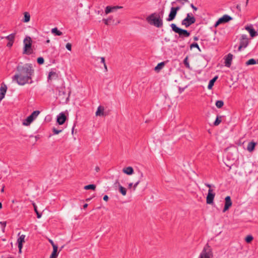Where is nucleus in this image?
<instances>
[{"label":"nucleus","mask_w":258,"mask_h":258,"mask_svg":"<svg viewBox=\"0 0 258 258\" xmlns=\"http://www.w3.org/2000/svg\"><path fill=\"white\" fill-rule=\"evenodd\" d=\"M18 72L13 77V81L16 82L20 86H24L26 84H32V77L34 75V70L31 63H25L20 62L16 67Z\"/></svg>","instance_id":"f257e3e1"},{"label":"nucleus","mask_w":258,"mask_h":258,"mask_svg":"<svg viewBox=\"0 0 258 258\" xmlns=\"http://www.w3.org/2000/svg\"><path fill=\"white\" fill-rule=\"evenodd\" d=\"M146 21L149 24L153 25L157 28H161L163 27V20L160 15H157V13H154L148 16L146 18Z\"/></svg>","instance_id":"f03ea898"},{"label":"nucleus","mask_w":258,"mask_h":258,"mask_svg":"<svg viewBox=\"0 0 258 258\" xmlns=\"http://www.w3.org/2000/svg\"><path fill=\"white\" fill-rule=\"evenodd\" d=\"M170 26L172 29V30L175 33L178 34V36L175 35L176 38L183 40L184 38L188 37L190 35V33L189 31L177 27V25L174 23L170 24Z\"/></svg>","instance_id":"7ed1b4c3"},{"label":"nucleus","mask_w":258,"mask_h":258,"mask_svg":"<svg viewBox=\"0 0 258 258\" xmlns=\"http://www.w3.org/2000/svg\"><path fill=\"white\" fill-rule=\"evenodd\" d=\"M212 248L209 244L207 243L200 253L199 258H212Z\"/></svg>","instance_id":"20e7f679"},{"label":"nucleus","mask_w":258,"mask_h":258,"mask_svg":"<svg viewBox=\"0 0 258 258\" xmlns=\"http://www.w3.org/2000/svg\"><path fill=\"white\" fill-rule=\"evenodd\" d=\"M196 18L191 13H188L186 17L182 20L181 25L185 26L186 28L190 26L196 22Z\"/></svg>","instance_id":"39448f33"},{"label":"nucleus","mask_w":258,"mask_h":258,"mask_svg":"<svg viewBox=\"0 0 258 258\" xmlns=\"http://www.w3.org/2000/svg\"><path fill=\"white\" fill-rule=\"evenodd\" d=\"M39 113L40 111L38 110L34 111L23 121V124L26 126L29 125L38 116Z\"/></svg>","instance_id":"423d86ee"},{"label":"nucleus","mask_w":258,"mask_h":258,"mask_svg":"<svg viewBox=\"0 0 258 258\" xmlns=\"http://www.w3.org/2000/svg\"><path fill=\"white\" fill-rule=\"evenodd\" d=\"M249 44V41L246 35L243 34L240 38V44L238 51H240L242 48H246Z\"/></svg>","instance_id":"0eeeda50"},{"label":"nucleus","mask_w":258,"mask_h":258,"mask_svg":"<svg viewBox=\"0 0 258 258\" xmlns=\"http://www.w3.org/2000/svg\"><path fill=\"white\" fill-rule=\"evenodd\" d=\"M232 20V18L228 15H224L220 18L214 25L215 27H217L221 24H224L229 22Z\"/></svg>","instance_id":"6e6552de"},{"label":"nucleus","mask_w":258,"mask_h":258,"mask_svg":"<svg viewBox=\"0 0 258 258\" xmlns=\"http://www.w3.org/2000/svg\"><path fill=\"white\" fill-rule=\"evenodd\" d=\"M58 97L59 98L60 101L63 103H67V102L69 100V95L68 94L66 93L63 90H59L58 92Z\"/></svg>","instance_id":"1a4fd4ad"},{"label":"nucleus","mask_w":258,"mask_h":258,"mask_svg":"<svg viewBox=\"0 0 258 258\" xmlns=\"http://www.w3.org/2000/svg\"><path fill=\"white\" fill-rule=\"evenodd\" d=\"M215 196V193L211 188L209 189L208 193L206 197V202L207 204H212L213 203L214 199Z\"/></svg>","instance_id":"9d476101"},{"label":"nucleus","mask_w":258,"mask_h":258,"mask_svg":"<svg viewBox=\"0 0 258 258\" xmlns=\"http://www.w3.org/2000/svg\"><path fill=\"white\" fill-rule=\"evenodd\" d=\"M31 39L30 37H27L24 40V53H27V50L31 47Z\"/></svg>","instance_id":"9b49d317"},{"label":"nucleus","mask_w":258,"mask_h":258,"mask_svg":"<svg viewBox=\"0 0 258 258\" xmlns=\"http://www.w3.org/2000/svg\"><path fill=\"white\" fill-rule=\"evenodd\" d=\"M232 203L230 196H227L225 199V205L223 210V212L224 213L227 211L232 206Z\"/></svg>","instance_id":"f8f14e48"},{"label":"nucleus","mask_w":258,"mask_h":258,"mask_svg":"<svg viewBox=\"0 0 258 258\" xmlns=\"http://www.w3.org/2000/svg\"><path fill=\"white\" fill-rule=\"evenodd\" d=\"M177 13V12L174 10V7H171L166 21L169 22L173 21L175 18Z\"/></svg>","instance_id":"ddd939ff"},{"label":"nucleus","mask_w":258,"mask_h":258,"mask_svg":"<svg viewBox=\"0 0 258 258\" xmlns=\"http://www.w3.org/2000/svg\"><path fill=\"white\" fill-rule=\"evenodd\" d=\"M245 29L248 31L249 33V34L251 37H254L258 35V33L257 32L255 31V30L253 29L252 25H250L249 26H246L245 27Z\"/></svg>","instance_id":"4468645a"},{"label":"nucleus","mask_w":258,"mask_h":258,"mask_svg":"<svg viewBox=\"0 0 258 258\" xmlns=\"http://www.w3.org/2000/svg\"><path fill=\"white\" fill-rule=\"evenodd\" d=\"M25 238V235L22 234L17 239V243L18 244V247L19 248V253L21 252V250L23 247V243L24 242Z\"/></svg>","instance_id":"2eb2a0df"},{"label":"nucleus","mask_w":258,"mask_h":258,"mask_svg":"<svg viewBox=\"0 0 258 258\" xmlns=\"http://www.w3.org/2000/svg\"><path fill=\"white\" fill-rule=\"evenodd\" d=\"M233 58V55L231 53H229L226 56L225 59V66L229 68L231 65L232 60Z\"/></svg>","instance_id":"dca6fc26"},{"label":"nucleus","mask_w":258,"mask_h":258,"mask_svg":"<svg viewBox=\"0 0 258 258\" xmlns=\"http://www.w3.org/2000/svg\"><path fill=\"white\" fill-rule=\"evenodd\" d=\"M66 116L65 114L61 112L57 116V122L59 124H62L66 121Z\"/></svg>","instance_id":"f3484780"},{"label":"nucleus","mask_w":258,"mask_h":258,"mask_svg":"<svg viewBox=\"0 0 258 258\" xmlns=\"http://www.w3.org/2000/svg\"><path fill=\"white\" fill-rule=\"evenodd\" d=\"M104 107L102 106H99L96 112V116H105L106 114H105L104 112Z\"/></svg>","instance_id":"a211bd4d"},{"label":"nucleus","mask_w":258,"mask_h":258,"mask_svg":"<svg viewBox=\"0 0 258 258\" xmlns=\"http://www.w3.org/2000/svg\"><path fill=\"white\" fill-rule=\"evenodd\" d=\"M256 145V143H255L253 141H251V142H249L248 144V145L247 146V150L249 152H252L254 150Z\"/></svg>","instance_id":"6ab92c4d"},{"label":"nucleus","mask_w":258,"mask_h":258,"mask_svg":"<svg viewBox=\"0 0 258 258\" xmlns=\"http://www.w3.org/2000/svg\"><path fill=\"white\" fill-rule=\"evenodd\" d=\"M122 171L127 175H132L134 173V169L132 167L128 166L127 167L124 168L122 169Z\"/></svg>","instance_id":"aec40b11"},{"label":"nucleus","mask_w":258,"mask_h":258,"mask_svg":"<svg viewBox=\"0 0 258 258\" xmlns=\"http://www.w3.org/2000/svg\"><path fill=\"white\" fill-rule=\"evenodd\" d=\"M218 76H216L212 79L210 80L208 85V89H211L213 88L215 82L216 81V80L218 79Z\"/></svg>","instance_id":"412c9836"},{"label":"nucleus","mask_w":258,"mask_h":258,"mask_svg":"<svg viewBox=\"0 0 258 258\" xmlns=\"http://www.w3.org/2000/svg\"><path fill=\"white\" fill-rule=\"evenodd\" d=\"M57 249V246H53V251L51 254L50 256V258H57V256L58 255Z\"/></svg>","instance_id":"4be33fe9"},{"label":"nucleus","mask_w":258,"mask_h":258,"mask_svg":"<svg viewBox=\"0 0 258 258\" xmlns=\"http://www.w3.org/2000/svg\"><path fill=\"white\" fill-rule=\"evenodd\" d=\"M165 65V62L162 61L161 62L157 65V66L155 67L154 70L157 72H159Z\"/></svg>","instance_id":"5701e85b"},{"label":"nucleus","mask_w":258,"mask_h":258,"mask_svg":"<svg viewBox=\"0 0 258 258\" xmlns=\"http://www.w3.org/2000/svg\"><path fill=\"white\" fill-rule=\"evenodd\" d=\"M96 186L95 184H91L87 185H86L84 187V188L86 190H95L96 189Z\"/></svg>","instance_id":"b1692460"},{"label":"nucleus","mask_w":258,"mask_h":258,"mask_svg":"<svg viewBox=\"0 0 258 258\" xmlns=\"http://www.w3.org/2000/svg\"><path fill=\"white\" fill-rule=\"evenodd\" d=\"M7 90V85L5 84H3L0 88V93L5 95Z\"/></svg>","instance_id":"393cba45"},{"label":"nucleus","mask_w":258,"mask_h":258,"mask_svg":"<svg viewBox=\"0 0 258 258\" xmlns=\"http://www.w3.org/2000/svg\"><path fill=\"white\" fill-rule=\"evenodd\" d=\"M57 77V74L55 72L51 71L49 73L47 79L48 80H51L54 77Z\"/></svg>","instance_id":"a878e982"},{"label":"nucleus","mask_w":258,"mask_h":258,"mask_svg":"<svg viewBox=\"0 0 258 258\" xmlns=\"http://www.w3.org/2000/svg\"><path fill=\"white\" fill-rule=\"evenodd\" d=\"M24 17L23 19V22L27 23L30 21V15L28 12L24 13Z\"/></svg>","instance_id":"bb28decb"},{"label":"nucleus","mask_w":258,"mask_h":258,"mask_svg":"<svg viewBox=\"0 0 258 258\" xmlns=\"http://www.w3.org/2000/svg\"><path fill=\"white\" fill-rule=\"evenodd\" d=\"M51 32L54 33L56 36H60L62 34V33L56 27L51 29Z\"/></svg>","instance_id":"cd10ccee"},{"label":"nucleus","mask_w":258,"mask_h":258,"mask_svg":"<svg viewBox=\"0 0 258 258\" xmlns=\"http://www.w3.org/2000/svg\"><path fill=\"white\" fill-rule=\"evenodd\" d=\"M119 191L122 196H125L126 194V189L121 185H119Z\"/></svg>","instance_id":"c85d7f7f"},{"label":"nucleus","mask_w":258,"mask_h":258,"mask_svg":"<svg viewBox=\"0 0 258 258\" xmlns=\"http://www.w3.org/2000/svg\"><path fill=\"white\" fill-rule=\"evenodd\" d=\"M221 116L218 115L214 122V125L215 126L218 125L221 122Z\"/></svg>","instance_id":"c756f323"},{"label":"nucleus","mask_w":258,"mask_h":258,"mask_svg":"<svg viewBox=\"0 0 258 258\" xmlns=\"http://www.w3.org/2000/svg\"><path fill=\"white\" fill-rule=\"evenodd\" d=\"M215 105L218 108H221L224 105V102L222 100H217L216 102Z\"/></svg>","instance_id":"7c9ffc66"},{"label":"nucleus","mask_w":258,"mask_h":258,"mask_svg":"<svg viewBox=\"0 0 258 258\" xmlns=\"http://www.w3.org/2000/svg\"><path fill=\"white\" fill-rule=\"evenodd\" d=\"M256 63V60L254 58H251L247 61L245 63L246 66L253 65Z\"/></svg>","instance_id":"2f4dec72"},{"label":"nucleus","mask_w":258,"mask_h":258,"mask_svg":"<svg viewBox=\"0 0 258 258\" xmlns=\"http://www.w3.org/2000/svg\"><path fill=\"white\" fill-rule=\"evenodd\" d=\"M177 2L181 4V5H184L185 3H188L189 1L188 0H176L175 1L172 2L171 4L173 5Z\"/></svg>","instance_id":"473e14b6"},{"label":"nucleus","mask_w":258,"mask_h":258,"mask_svg":"<svg viewBox=\"0 0 258 258\" xmlns=\"http://www.w3.org/2000/svg\"><path fill=\"white\" fill-rule=\"evenodd\" d=\"M192 48H197L198 49V50H199V51H201V50L200 48L199 47L198 44L196 42H194L190 44V48L192 49Z\"/></svg>","instance_id":"72a5a7b5"},{"label":"nucleus","mask_w":258,"mask_h":258,"mask_svg":"<svg viewBox=\"0 0 258 258\" xmlns=\"http://www.w3.org/2000/svg\"><path fill=\"white\" fill-rule=\"evenodd\" d=\"M112 19V17H109L107 19H103L102 20V21L104 22V24L106 25H108L110 22V21H111Z\"/></svg>","instance_id":"f704fd0d"},{"label":"nucleus","mask_w":258,"mask_h":258,"mask_svg":"<svg viewBox=\"0 0 258 258\" xmlns=\"http://www.w3.org/2000/svg\"><path fill=\"white\" fill-rule=\"evenodd\" d=\"M15 36V33H12V34L9 35L8 36H6V39L9 40V41H13L14 40V39Z\"/></svg>","instance_id":"c9c22d12"},{"label":"nucleus","mask_w":258,"mask_h":258,"mask_svg":"<svg viewBox=\"0 0 258 258\" xmlns=\"http://www.w3.org/2000/svg\"><path fill=\"white\" fill-rule=\"evenodd\" d=\"M253 238L252 236L249 235H247L245 237V240L247 243H250L251 242V241L253 240Z\"/></svg>","instance_id":"e433bc0d"},{"label":"nucleus","mask_w":258,"mask_h":258,"mask_svg":"<svg viewBox=\"0 0 258 258\" xmlns=\"http://www.w3.org/2000/svg\"><path fill=\"white\" fill-rule=\"evenodd\" d=\"M183 63L184 64L185 66L187 68H190V65L188 60V57L186 56L183 60Z\"/></svg>","instance_id":"4c0bfd02"},{"label":"nucleus","mask_w":258,"mask_h":258,"mask_svg":"<svg viewBox=\"0 0 258 258\" xmlns=\"http://www.w3.org/2000/svg\"><path fill=\"white\" fill-rule=\"evenodd\" d=\"M37 62L39 64H42L44 62V58L42 57H39L37 59Z\"/></svg>","instance_id":"58836bf2"},{"label":"nucleus","mask_w":258,"mask_h":258,"mask_svg":"<svg viewBox=\"0 0 258 258\" xmlns=\"http://www.w3.org/2000/svg\"><path fill=\"white\" fill-rule=\"evenodd\" d=\"M111 6H107L105 10V13L106 14H108L111 12H112L111 10Z\"/></svg>","instance_id":"ea45409f"},{"label":"nucleus","mask_w":258,"mask_h":258,"mask_svg":"<svg viewBox=\"0 0 258 258\" xmlns=\"http://www.w3.org/2000/svg\"><path fill=\"white\" fill-rule=\"evenodd\" d=\"M123 7H121V6H113L112 7L111 6V10H112V12H115L116 11L117 9H122Z\"/></svg>","instance_id":"a19ab883"},{"label":"nucleus","mask_w":258,"mask_h":258,"mask_svg":"<svg viewBox=\"0 0 258 258\" xmlns=\"http://www.w3.org/2000/svg\"><path fill=\"white\" fill-rule=\"evenodd\" d=\"M34 210H35V212H36V214H37V217L38 218H39H39H40L41 217V216H42L41 214L39 213L38 212V211H37V208H36V207L35 205L34 206Z\"/></svg>","instance_id":"79ce46f5"},{"label":"nucleus","mask_w":258,"mask_h":258,"mask_svg":"<svg viewBox=\"0 0 258 258\" xmlns=\"http://www.w3.org/2000/svg\"><path fill=\"white\" fill-rule=\"evenodd\" d=\"M7 222L6 221H1L0 222V225L2 226V229L3 231L4 230L6 226Z\"/></svg>","instance_id":"37998d69"},{"label":"nucleus","mask_w":258,"mask_h":258,"mask_svg":"<svg viewBox=\"0 0 258 258\" xmlns=\"http://www.w3.org/2000/svg\"><path fill=\"white\" fill-rule=\"evenodd\" d=\"M61 132V130H57L55 128H53V133L55 135L58 134Z\"/></svg>","instance_id":"c03bdc74"},{"label":"nucleus","mask_w":258,"mask_h":258,"mask_svg":"<svg viewBox=\"0 0 258 258\" xmlns=\"http://www.w3.org/2000/svg\"><path fill=\"white\" fill-rule=\"evenodd\" d=\"M66 48L68 50H70L71 51V48H72V45L71 43H68L67 44H66Z\"/></svg>","instance_id":"a18cd8bd"},{"label":"nucleus","mask_w":258,"mask_h":258,"mask_svg":"<svg viewBox=\"0 0 258 258\" xmlns=\"http://www.w3.org/2000/svg\"><path fill=\"white\" fill-rule=\"evenodd\" d=\"M140 182V180H138L137 182H136L134 184V185H133V190H136V187H137V186L138 185V184H139Z\"/></svg>","instance_id":"49530a36"},{"label":"nucleus","mask_w":258,"mask_h":258,"mask_svg":"<svg viewBox=\"0 0 258 258\" xmlns=\"http://www.w3.org/2000/svg\"><path fill=\"white\" fill-rule=\"evenodd\" d=\"M164 11L163 9L159 13H157V15H160V17H161L162 18L163 15H164Z\"/></svg>","instance_id":"de8ad7c7"},{"label":"nucleus","mask_w":258,"mask_h":258,"mask_svg":"<svg viewBox=\"0 0 258 258\" xmlns=\"http://www.w3.org/2000/svg\"><path fill=\"white\" fill-rule=\"evenodd\" d=\"M190 7H191V8H192L194 11H197L198 8H197L196 7H195V6L194 5V4H191L190 5Z\"/></svg>","instance_id":"09e8293b"},{"label":"nucleus","mask_w":258,"mask_h":258,"mask_svg":"<svg viewBox=\"0 0 258 258\" xmlns=\"http://www.w3.org/2000/svg\"><path fill=\"white\" fill-rule=\"evenodd\" d=\"M181 9V7L180 6H177V7H174V9L175 11H176L177 12Z\"/></svg>","instance_id":"8fccbe9b"},{"label":"nucleus","mask_w":258,"mask_h":258,"mask_svg":"<svg viewBox=\"0 0 258 258\" xmlns=\"http://www.w3.org/2000/svg\"><path fill=\"white\" fill-rule=\"evenodd\" d=\"M49 242L51 244L53 247L54 246H57L55 244H54L52 240L49 239Z\"/></svg>","instance_id":"3c124183"},{"label":"nucleus","mask_w":258,"mask_h":258,"mask_svg":"<svg viewBox=\"0 0 258 258\" xmlns=\"http://www.w3.org/2000/svg\"><path fill=\"white\" fill-rule=\"evenodd\" d=\"M108 199H109V198H108V196H107V195H105V196L103 197V200H104L105 201H106V202L108 201Z\"/></svg>","instance_id":"603ef678"},{"label":"nucleus","mask_w":258,"mask_h":258,"mask_svg":"<svg viewBox=\"0 0 258 258\" xmlns=\"http://www.w3.org/2000/svg\"><path fill=\"white\" fill-rule=\"evenodd\" d=\"M101 59V62L103 63V64H104V63H105V58L103 57H101L100 58Z\"/></svg>","instance_id":"864d4df0"},{"label":"nucleus","mask_w":258,"mask_h":258,"mask_svg":"<svg viewBox=\"0 0 258 258\" xmlns=\"http://www.w3.org/2000/svg\"><path fill=\"white\" fill-rule=\"evenodd\" d=\"M5 96V95L0 93V101L4 98Z\"/></svg>","instance_id":"5fc2aeb1"},{"label":"nucleus","mask_w":258,"mask_h":258,"mask_svg":"<svg viewBox=\"0 0 258 258\" xmlns=\"http://www.w3.org/2000/svg\"><path fill=\"white\" fill-rule=\"evenodd\" d=\"M184 90V88H179V92L180 93H182Z\"/></svg>","instance_id":"6e6d98bb"},{"label":"nucleus","mask_w":258,"mask_h":258,"mask_svg":"<svg viewBox=\"0 0 258 258\" xmlns=\"http://www.w3.org/2000/svg\"><path fill=\"white\" fill-rule=\"evenodd\" d=\"M205 184L207 187H209V189L211 188V184H210L209 183H205Z\"/></svg>","instance_id":"4d7b16f0"},{"label":"nucleus","mask_w":258,"mask_h":258,"mask_svg":"<svg viewBox=\"0 0 258 258\" xmlns=\"http://www.w3.org/2000/svg\"><path fill=\"white\" fill-rule=\"evenodd\" d=\"M95 169L96 172H98L100 170V168L98 166H96Z\"/></svg>","instance_id":"13d9d810"},{"label":"nucleus","mask_w":258,"mask_h":258,"mask_svg":"<svg viewBox=\"0 0 258 258\" xmlns=\"http://www.w3.org/2000/svg\"><path fill=\"white\" fill-rule=\"evenodd\" d=\"M133 183H132V182H131V183H130L128 184V188H132V187L133 186Z\"/></svg>","instance_id":"bf43d9fd"},{"label":"nucleus","mask_w":258,"mask_h":258,"mask_svg":"<svg viewBox=\"0 0 258 258\" xmlns=\"http://www.w3.org/2000/svg\"><path fill=\"white\" fill-rule=\"evenodd\" d=\"M194 40L195 41H198V40H199V38H198V37H197V36H195V37H194Z\"/></svg>","instance_id":"052dcab7"},{"label":"nucleus","mask_w":258,"mask_h":258,"mask_svg":"<svg viewBox=\"0 0 258 258\" xmlns=\"http://www.w3.org/2000/svg\"><path fill=\"white\" fill-rule=\"evenodd\" d=\"M104 67L105 70H106V71H107V66H106V63H104Z\"/></svg>","instance_id":"680f3d73"},{"label":"nucleus","mask_w":258,"mask_h":258,"mask_svg":"<svg viewBox=\"0 0 258 258\" xmlns=\"http://www.w3.org/2000/svg\"><path fill=\"white\" fill-rule=\"evenodd\" d=\"M88 207V204H85L83 205V208L84 209L86 208L87 207Z\"/></svg>","instance_id":"e2e57ef3"},{"label":"nucleus","mask_w":258,"mask_h":258,"mask_svg":"<svg viewBox=\"0 0 258 258\" xmlns=\"http://www.w3.org/2000/svg\"><path fill=\"white\" fill-rule=\"evenodd\" d=\"M103 13V11H98V14H101V15H102Z\"/></svg>","instance_id":"0e129e2a"},{"label":"nucleus","mask_w":258,"mask_h":258,"mask_svg":"<svg viewBox=\"0 0 258 258\" xmlns=\"http://www.w3.org/2000/svg\"><path fill=\"white\" fill-rule=\"evenodd\" d=\"M46 42L47 43H49L50 42V40L49 39H48L46 41Z\"/></svg>","instance_id":"69168bd1"},{"label":"nucleus","mask_w":258,"mask_h":258,"mask_svg":"<svg viewBox=\"0 0 258 258\" xmlns=\"http://www.w3.org/2000/svg\"><path fill=\"white\" fill-rule=\"evenodd\" d=\"M12 44H13V43H10L9 42V43H8V46H12Z\"/></svg>","instance_id":"338daca9"},{"label":"nucleus","mask_w":258,"mask_h":258,"mask_svg":"<svg viewBox=\"0 0 258 258\" xmlns=\"http://www.w3.org/2000/svg\"><path fill=\"white\" fill-rule=\"evenodd\" d=\"M91 199H92L91 198H88V199H86V201H90Z\"/></svg>","instance_id":"774afa93"}]
</instances>
